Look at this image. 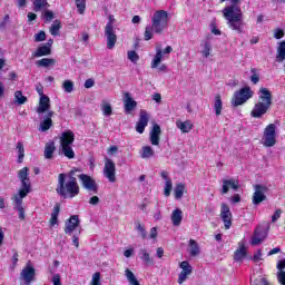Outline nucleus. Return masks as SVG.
I'll list each match as a JSON object with an SVG mask.
<instances>
[{"label":"nucleus","mask_w":285,"mask_h":285,"mask_svg":"<svg viewBox=\"0 0 285 285\" xmlns=\"http://www.w3.org/2000/svg\"><path fill=\"white\" fill-rule=\"evenodd\" d=\"M262 141L265 148H273L277 144V125L269 124L265 127Z\"/></svg>","instance_id":"obj_6"},{"label":"nucleus","mask_w":285,"mask_h":285,"mask_svg":"<svg viewBox=\"0 0 285 285\" xmlns=\"http://www.w3.org/2000/svg\"><path fill=\"white\" fill-rule=\"evenodd\" d=\"M176 126L181 132H190V130H193V122H190V120H177Z\"/></svg>","instance_id":"obj_31"},{"label":"nucleus","mask_w":285,"mask_h":285,"mask_svg":"<svg viewBox=\"0 0 285 285\" xmlns=\"http://www.w3.org/2000/svg\"><path fill=\"white\" fill-rule=\"evenodd\" d=\"M213 52V43L208 40H204L200 42V55L204 57V59H208V57H212Z\"/></svg>","instance_id":"obj_25"},{"label":"nucleus","mask_w":285,"mask_h":285,"mask_svg":"<svg viewBox=\"0 0 285 285\" xmlns=\"http://www.w3.org/2000/svg\"><path fill=\"white\" fill-rule=\"evenodd\" d=\"M171 191H173V180H167L165 183V188H164L165 197H170Z\"/></svg>","instance_id":"obj_49"},{"label":"nucleus","mask_w":285,"mask_h":285,"mask_svg":"<svg viewBox=\"0 0 285 285\" xmlns=\"http://www.w3.org/2000/svg\"><path fill=\"white\" fill-rule=\"evenodd\" d=\"M276 277H277L278 284L285 285V272H277Z\"/></svg>","instance_id":"obj_53"},{"label":"nucleus","mask_w":285,"mask_h":285,"mask_svg":"<svg viewBox=\"0 0 285 285\" xmlns=\"http://www.w3.org/2000/svg\"><path fill=\"white\" fill-rule=\"evenodd\" d=\"M89 204H91V206H97V204H99V197L94 196L89 199Z\"/></svg>","instance_id":"obj_64"},{"label":"nucleus","mask_w":285,"mask_h":285,"mask_svg":"<svg viewBox=\"0 0 285 285\" xmlns=\"http://www.w3.org/2000/svg\"><path fill=\"white\" fill-rule=\"evenodd\" d=\"M16 148L18 150V164H21L23 161V157H26V149L23 148V142L18 141Z\"/></svg>","instance_id":"obj_40"},{"label":"nucleus","mask_w":285,"mask_h":285,"mask_svg":"<svg viewBox=\"0 0 285 285\" xmlns=\"http://www.w3.org/2000/svg\"><path fill=\"white\" fill-rule=\"evenodd\" d=\"M56 150L55 141H48L45 146V159H52Z\"/></svg>","instance_id":"obj_30"},{"label":"nucleus","mask_w":285,"mask_h":285,"mask_svg":"<svg viewBox=\"0 0 285 285\" xmlns=\"http://www.w3.org/2000/svg\"><path fill=\"white\" fill-rule=\"evenodd\" d=\"M81 220H79L78 215H72L69 219L65 223V234L66 235H72L73 230H77V228L80 226Z\"/></svg>","instance_id":"obj_16"},{"label":"nucleus","mask_w":285,"mask_h":285,"mask_svg":"<svg viewBox=\"0 0 285 285\" xmlns=\"http://www.w3.org/2000/svg\"><path fill=\"white\" fill-rule=\"evenodd\" d=\"M62 89L65 90V92H72V90H75V83L72 82V80H65L62 82Z\"/></svg>","instance_id":"obj_46"},{"label":"nucleus","mask_w":285,"mask_h":285,"mask_svg":"<svg viewBox=\"0 0 285 285\" xmlns=\"http://www.w3.org/2000/svg\"><path fill=\"white\" fill-rule=\"evenodd\" d=\"M104 177L110 181V184H115L117 181V167L115 161L110 158L105 159V167H104Z\"/></svg>","instance_id":"obj_10"},{"label":"nucleus","mask_w":285,"mask_h":285,"mask_svg":"<svg viewBox=\"0 0 285 285\" xmlns=\"http://www.w3.org/2000/svg\"><path fill=\"white\" fill-rule=\"evenodd\" d=\"M59 30H61V22L56 20L50 27V33L52 37H57V35H59Z\"/></svg>","instance_id":"obj_43"},{"label":"nucleus","mask_w":285,"mask_h":285,"mask_svg":"<svg viewBox=\"0 0 285 285\" xmlns=\"http://www.w3.org/2000/svg\"><path fill=\"white\" fill-rule=\"evenodd\" d=\"M230 188H233V190H237L239 188V180L235 178L223 179V188L220 190L222 195H226Z\"/></svg>","instance_id":"obj_19"},{"label":"nucleus","mask_w":285,"mask_h":285,"mask_svg":"<svg viewBox=\"0 0 285 285\" xmlns=\"http://www.w3.org/2000/svg\"><path fill=\"white\" fill-rule=\"evenodd\" d=\"M168 21L169 18L167 11H156L151 18V26L145 28V41H150V39H153V32L161 35V31L168 28Z\"/></svg>","instance_id":"obj_4"},{"label":"nucleus","mask_w":285,"mask_h":285,"mask_svg":"<svg viewBox=\"0 0 285 285\" xmlns=\"http://www.w3.org/2000/svg\"><path fill=\"white\" fill-rule=\"evenodd\" d=\"M140 259L145 262V264H153V258H150V254L146 249H140Z\"/></svg>","instance_id":"obj_45"},{"label":"nucleus","mask_w":285,"mask_h":285,"mask_svg":"<svg viewBox=\"0 0 285 285\" xmlns=\"http://www.w3.org/2000/svg\"><path fill=\"white\" fill-rule=\"evenodd\" d=\"M155 156V150L150 146H145L141 149L140 157L141 159H150V157Z\"/></svg>","instance_id":"obj_37"},{"label":"nucleus","mask_w":285,"mask_h":285,"mask_svg":"<svg viewBox=\"0 0 285 285\" xmlns=\"http://www.w3.org/2000/svg\"><path fill=\"white\" fill-rule=\"evenodd\" d=\"M53 285H61V275L55 274L51 279Z\"/></svg>","instance_id":"obj_57"},{"label":"nucleus","mask_w":285,"mask_h":285,"mask_svg":"<svg viewBox=\"0 0 285 285\" xmlns=\"http://www.w3.org/2000/svg\"><path fill=\"white\" fill-rule=\"evenodd\" d=\"M43 19L45 21H52L55 19V13L52 11H45L43 12Z\"/></svg>","instance_id":"obj_55"},{"label":"nucleus","mask_w":285,"mask_h":285,"mask_svg":"<svg viewBox=\"0 0 285 285\" xmlns=\"http://www.w3.org/2000/svg\"><path fill=\"white\" fill-rule=\"evenodd\" d=\"M276 268L278 271V273L284 272L285 268V259L278 261Z\"/></svg>","instance_id":"obj_60"},{"label":"nucleus","mask_w":285,"mask_h":285,"mask_svg":"<svg viewBox=\"0 0 285 285\" xmlns=\"http://www.w3.org/2000/svg\"><path fill=\"white\" fill-rule=\"evenodd\" d=\"M223 106H224V104L222 102V96H219V95L215 96L214 110H215V115L217 117H219V115H222Z\"/></svg>","instance_id":"obj_36"},{"label":"nucleus","mask_w":285,"mask_h":285,"mask_svg":"<svg viewBox=\"0 0 285 285\" xmlns=\"http://www.w3.org/2000/svg\"><path fill=\"white\" fill-rule=\"evenodd\" d=\"M149 116L146 110H140L139 120L136 125V130L139 132V135H144V131L146 130V126H148Z\"/></svg>","instance_id":"obj_18"},{"label":"nucleus","mask_w":285,"mask_h":285,"mask_svg":"<svg viewBox=\"0 0 285 285\" xmlns=\"http://www.w3.org/2000/svg\"><path fill=\"white\" fill-rule=\"evenodd\" d=\"M61 210V205L56 204L53 207V210L51 213V218H50V226H57L59 222V213Z\"/></svg>","instance_id":"obj_32"},{"label":"nucleus","mask_w":285,"mask_h":285,"mask_svg":"<svg viewBox=\"0 0 285 285\" xmlns=\"http://www.w3.org/2000/svg\"><path fill=\"white\" fill-rule=\"evenodd\" d=\"M35 41L36 43H39L41 41H46V31H39L35 35Z\"/></svg>","instance_id":"obj_51"},{"label":"nucleus","mask_w":285,"mask_h":285,"mask_svg":"<svg viewBox=\"0 0 285 285\" xmlns=\"http://www.w3.org/2000/svg\"><path fill=\"white\" fill-rule=\"evenodd\" d=\"M101 110L105 117H110V115H112V106L108 102H102Z\"/></svg>","instance_id":"obj_44"},{"label":"nucleus","mask_w":285,"mask_h":285,"mask_svg":"<svg viewBox=\"0 0 285 285\" xmlns=\"http://www.w3.org/2000/svg\"><path fill=\"white\" fill-rule=\"evenodd\" d=\"M125 277L129 282V285H141L139 284V281H137L135 273H132V271H130L129 268L125 271Z\"/></svg>","instance_id":"obj_38"},{"label":"nucleus","mask_w":285,"mask_h":285,"mask_svg":"<svg viewBox=\"0 0 285 285\" xmlns=\"http://www.w3.org/2000/svg\"><path fill=\"white\" fill-rule=\"evenodd\" d=\"M35 266L28 263L20 273V279L24 285H31L36 277Z\"/></svg>","instance_id":"obj_12"},{"label":"nucleus","mask_w":285,"mask_h":285,"mask_svg":"<svg viewBox=\"0 0 285 285\" xmlns=\"http://www.w3.org/2000/svg\"><path fill=\"white\" fill-rule=\"evenodd\" d=\"M127 57L131 63H137L139 61V55H137V51L135 50L128 51Z\"/></svg>","instance_id":"obj_48"},{"label":"nucleus","mask_w":285,"mask_h":285,"mask_svg":"<svg viewBox=\"0 0 285 285\" xmlns=\"http://www.w3.org/2000/svg\"><path fill=\"white\" fill-rule=\"evenodd\" d=\"M252 83H259V75H257V69H252V76H250Z\"/></svg>","instance_id":"obj_52"},{"label":"nucleus","mask_w":285,"mask_h":285,"mask_svg":"<svg viewBox=\"0 0 285 285\" xmlns=\"http://www.w3.org/2000/svg\"><path fill=\"white\" fill-rule=\"evenodd\" d=\"M230 204H239V202H242V197L239 196V194H235L230 199H229Z\"/></svg>","instance_id":"obj_59"},{"label":"nucleus","mask_w":285,"mask_h":285,"mask_svg":"<svg viewBox=\"0 0 285 285\" xmlns=\"http://www.w3.org/2000/svg\"><path fill=\"white\" fill-rule=\"evenodd\" d=\"M79 190L77 178L72 176L68 177V174H59L56 188L57 195L63 197V199H72L79 195Z\"/></svg>","instance_id":"obj_2"},{"label":"nucleus","mask_w":285,"mask_h":285,"mask_svg":"<svg viewBox=\"0 0 285 285\" xmlns=\"http://www.w3.org/2000/svg\"><path fill=\"white\" fill-rule=\"evenodd\" d=\"M181 272L178 276V284H183L184 282H186V279H188V275H190L193 273V266H190V263H188L187 261H184L179 264Z\"/></svg>","instance_id":"obj_17"},{"label":"nucleus","mask_w":285,"mask_h":285,"mask_svg":"<svg viewBox=\"0 0 285 285\" xmlns=\"http://www.w3.org/2000/svg\"><path fill=\"white\" fill-rule=\"evenodd\" d=\"M72 144H75V134L70 130L63 131L60 136V149L67 159H75Z\"/></svg>","instance_id":"obj_5"},{"label":"nucleus","mask_w":285,"mask_h":285,"mask_svg":"<svg viewBox=\"0 0 285 285\" xmlns=\"http://www.w3.org/2000/svg\"><path fill=\"white\" fill-rule=\"evenodd\" d=\"M95 86V79L89 78L85 81V88L90 89Z\"/></svg>","instance_id":"obj_62"},{"label":"nucleus","mask_w":285,"mask_h":285,"mask_svg":"<svg viewBox=\"0 0 285 285\" xmlns=\"http://www.w3.org/2000/svg\"><path fill=\"white\" fill-rule=\"evenodd\" d=\"M253 95L254 92L252 91L250 87L246 86L240 88L234 92L232 106H234V108H237V106H244L248 99H253Z\"/></svg>","instance_id":"obj_7"},{"label":"nucleus","mask_w":285,"mask_h":285,"mask_svg":"<svg viewBox=\"0 0 285 285\" xmlns=\"http://www.w3.org/2000/svg\"><path fill=\"white\" fill-rule=\"evenodd\" d=\"M246 246L243 243H239L238 248L234 253L235 262H243L244 257H246Z\"/></svg>","instance_id":"obj_28"},{"label":"nucleus","mask_w":285,"mask_h":285,"mask_svg":"<svg viewBox=\"0 0 285 285\" xmlns=\"http://www.w3.org/2000/svg\"><path fill=\"white\" fill-rule=\"evenodd\" d=\"M91 285H101V273L97 272L92 275Z\"/></svg>","instance_id":"obj_50"},{"label":"nucleus","mask_w":285,"mask_h":285,"mask_svg":"<svg viewBox=\"0 0 285 285\" xmlns=\"http://www.w3.org/2000/svg\"><path fill=\"white\" fill-rule=\"evenodd\" d=\"M266 193H268V186L264 184L254 185V194L252 196V204L259 206L262 202H266Z\"/></svg>","instance_id":"obj_9"},{"label":"nucleus","mask_w":285,"mask_h":285,"mask_svg":"<svg viewBox=\"0 0 285 285\" xmlns=\"http://www.w3.org/2000/svg\"><path fill=\"white\" fill-rule=\"evenodd\" d=\"M262 249H258L255 254H254V262H259L262 261Z\"/></svg>","instance_id":"obj_63"},{"label":"nucleus","mask_w":285,"mask_h":285,"mask_svg":"<svg viewBox=\"0 0 285 285\" xmlns=\"http://www.w3.org/2000/svg\"><path fill=\"white\" fill-rule=\"evenodd\" d=\"M161 136V127L159 125H154L153 129L149 132V141L151 146H159V140Z\"/></svg>","instance_id":"obj_20"},{"label":"nucleus","mask_w":285,"mask_h":285,"mask_svg":"<svg viewBox=\"0 0 285 285\" xmlns=\"http://www.w3.org/2000/svg\"><path fill=\"white\" fill-rule=\"evenodd\" d=\"M13 208H14V210H18L19 219H21V220L26 219V212L23 209V206H21V207H13Z\"/></svg>","instance_id":"obj_54"},{"label":"nucleus","mask_w":285,"mask_h":285,"mask_svg":"<svg viewBox=\"0 0 285 285\" xmlns=\"http://www.w3.org/2000/svg\"><path fill=\"white\" fill-rule=\"evenodd\" d=\"M105 37L107 38V48L112 50L117 43V33L115 31V16H109V20L105 27Z\"/></svg>","instance_id":"obj_8"},{"label":"nucleus","mask_w":285,"mask_h":285,"mask_svg":"<svg viewBox=\"0 0 285 285\" xmlns=\"http://www.w3.org/2000/svg\"><path fill=\"white\" fill-rule=\"evenodd\" d=\"M52 53V49L49 46L42 45L38 47V49L32 53V57L39 59V57H48V55Z\"/></svg>","instance_id":"obj_27"},{"label":"nucleus","mask_w":285,"mask_h":285,"mask_svg":"<svg viewBox=\"0 0 285 285\" xmlns=\"http://www.w3.org/2000/svg\"><path fill=\"white\" fill-rule=\"evenodd\" d=\"M76 7L79 14H83L86 12V0H76Z\"/></svg>","instance_id":"obj_47"},{"label":"nucleus","mask_w":285,"mask_h":285,"mask_svg":"<svg viewBox=\"0 0 285 285\" xmlns=\"http://www.w3.org/2000/svg\"><path fill=\"white\" fill-rule=\"evenodd\" d=\"M29 168L23 167L18 171V178L21 181V188L27 189V190H32V184L30 183V174H29Z\"/></svg>","instance_id":"obj_15"},{"label":"nucleus","mask_w":285,"mask_h":285,"mask_svg":"<svg viewBox=\"0 0 285 285\" xmlns=\"http://www.w3.org/2000/svg\"><path fill=\"white\" fill-rule=\"evenodd\" d=\"M279 217H282V209H277L274 215L272 216V222L273 224H275V222H277V219H279Z\"/></svg>","instance_id":"obj_58"},{"label":"nucleus","mask_w":285,"mask_h":285,"mask_svg":"<svg viewBox=\"0 0 285 285\" xmlns=\"http://www.w3.org/2000/svg\"><path fill=\"white\" fill-rule=\"evenodd\" d=\"M31 189H23L20 188L18 194L13 196V202H14V207L13 208H19L23 204V198L28 197V194L30 193Z\"/></svg>","instance_id":"obj_23"},{"label":"nucleus","mask_w":285,"mask_h":285,"mask_svg":"<svg viewBox=\"0 0 285 285\" xmlns=\"http://www.w3.org/2000/svg\"><path fill=\"white\" fill-rule=\"evenodd\" d=\"M266 239V234L259 229H255L254 236L252 238V246H258Z\"/></svg>","instance_id":"obj_29"},{"label":"nucleus","mask_w":285,"mask_h":285,"mask_svg":"<svg viewBox=\"0 0 285 285\" xmlns=\"http://www.w3.org/2000/svg\"><path fill=\"white\" fill-rule=\"evenodd\" d=\"M55 63H57V60H55L52 58H42V59L36 61V65L39 68H50V66H55Z\"/></svg>","instance_id":"obj_34"},{"label":"nucleus","mask_w":285,"mask_h":285,"mask_svg":"<svg viewBox=\"0 0 285 285\" xmlns=\"http://www.w3.org/2000/svg\"><path fill=\"white\" fill-rule=\"evenodd\" d=\"M136 228L140 233V236L142 237V239H146V236H147L146 228H144V226H141V224H138L136 226Z\"/></svg>","instance_id":"obj_56"},{"label":"nucleus","mask_w":285,"mask_h":285,"mask_svg":"<svg viewBox=\"0 0 285 285\" xmlns=\"http://www.w3.org/2000/svg\"><path fill=\"white\" fill-rule=\"evenodd\" d=\"M78 178L82 184V188H85L86 190H89V193L97 194V191L99 190V187L97 186V183L95 181V179H92V177L86 174H81L78 176Z\"/></svg>","instance_id":"obj_13"},{"label":"nucleus","mask_w":285,"mask_h":285,"mask_svg":"<svg viewBox=\"0 0 285 285\" xmlns=\"http://www.w3.org/2000/svg\"><path fill=\"white\" fill-rule=\"evenodd\" d=\"M224 1L226 0H220V3H224ZM229 1L232 4L223 9V17L226 19L230 30H235L242 35V32H244V13L242 12V7L237 4L239 3V0Z\"/></svg>","instance_id":"obj_1"},{"label":"nucleus","mask_w":285,"mask_h":285,"mask_svg":"<svg viewBox=\"0 0 285 285\" xmlns=\"http://www.w3.org/2000/svg\"><path fill=\"white\" fill-rule=\"evenodd\" d=\"M200 249H199V245L197 244V242L195 239H189V255L191 257H197V255H199Z\"/></svg>","instance_id":"obj_35"},{"label":"nucleus","mask_w":285,"mask_h":285,"mask_svg":"<svg viewBox=\"0 0 285 285\" xmlns=\"http://www.w3.org/2000/svg\"><path fill=\"white\" fill-rule=\"evenodd\" d=\"M273 105V94L265 87H262L258 91V102H256L250 111V117L254 119H262L263 115H266L271 110Z\"/></svg>","instance_id":"obj_3"},{"label":"nucleus","mask_w":285,"mask_h":285,"mask_svg":"<svg viewBox=\"0 0 285 285\" xmlns=\"http://www.w3.org/2000/svg\"><path fill=\"white\" fill-rule=\"evenodd\" d=\"M186 190V185L184 184H178L176 185L174 193H175V197L177 199H181V197H184V191Z\"/></svg>","instance_id":"obj_41"},{"label":"nucleus","mask_w":285,"mask_h":285,"mask_svg":"<svg viewBox=\"0 0 285 285\" xmlns=\"http://www.w3.org/2000/svg\"><path fill=\"white\" fill-rule=\"evenodd\" d=\"M284 37V30H282V29H276L275 31H274V38L275 39H282Z\"/></svg>","instance_id":"obj_61"},{"label":"nucleus","mask_w":285,"mask_h":285,"mask_svg":"<svg viewBox=\"0 0 285 285\" xmlns=\"http://www.w3.org/2000/svg\"><path fill=\"white\" fill-rule=\"evenodd\" d=\"M52 115H55L53 111H48L46 114V119L40 122V132H46L52 128Z\"/></svg>","instance_id":"obj_24"},{"label":"nucleus","mask_w":285,"mask_h":285,"mask_svg":"<svg viewBox=\"0 0 285 285\" xmlns=\"http://www.w3.org/2000/svg\"><path fill=\"white\" fill-rule=\"evenodd\" d=\"M48 0H33V10L35 12H39L45 8H48Z\"/></svg>","instance_id":"obj_39"},{"label":"nucleus","mask_w":285,"mask_h":285,"mask_svg":"<svg viewBox=\"0 0 285 285\" xmlns=\"http://www.w3.org/2000/svg\"><path fill=\"white\" fill-rule=\"evenodd\" d=\"M37 112L38 115H43V112H52L50 110V98L48 96L40 97Z\"/></svg>","instance_id":"obj_21"},{"label":"nucleus","mask_w":285,"mask_h":285,"mask_svg":"<svg viewBox=\"0 0 285 285\" xmlns=\"http://www.w3.org/2000/svg\"><path fill=\"white\" fill-rule=\"evenodd\" d=\"M14 99H16V104H18L19 106H23V104L28 101V98L23 96V92L19 90L14 92Z\"/></svg>","instance_id":"obj_42"},{"label":"nucleus","mask_w":285,"mask_h":285,"mask_svg":"<svg viewBox=\"0 0 285 285\" xmlns=\"http://www.w3.org/2000/svg\"><path fill=\"white\" fill-rule=\"evenodd\" d=\"M277 63H284L285 61V41L279 42L276 55Z\"/></svg>","instance_id":"obj_33"},{"label":"nucleus","mask_w":285,"mask_h":285,"mask_svg":"<svg viewBox=\"0 0 285 285\" xmlns=\"http://www.w3.org/2000/svg\"><path fill=\"white\" fill-rule=\"evenodd\" d=\"M124 107H125V112L130 115V111L137 108V101L132 99V96L130 94L126 92L124 95Z\"/></svg>","instance_id":"obj_22"},{"label":"nucleus","mask_w":285,"mask_h":285,"mask_svg":"<svg viewBox=\"0 0 285 285\" xmlns=\"http://www.w3.org/2000/svg\"><path fill=\"white\" fill-rule=\"evenodd\" d=\"M184 220V212L181 209L176 208L171 213V223L174 226H181V222Z\"/></svg>","instance_id":"obj_26"},{"label":"nucleus","mask_w":285,"mask_h":285,"mask_svg":"<svg viewBox=\"0 0 285 285\" xmlns=\"http://www.w3.org/2000/svg\"><path fill=\"white\" fill-rule=\"evenodd\" d=\"M220 219L224 222L226 230L233 226V213H230V207L226 203L220 205Z\"/></svg>","instance_id":"obj_14"},{"label":"nucleus","mask_w":285,"mask_h":285,"mask_svg":"<svg viewBox=\"0 0 285 285\" xmlns=\"http://www.w3.org/2000/svg\"><path fill=\"white\" fill-rule=\"evenodd\" d=\"M173 52V47L167 46L164 50L161 49V46H156V55L154 56V59L151 61V68H159V65L161 63L163 59H166L168 55Z\"/></svg>","instance_id":"obj_11"}]
</instances>
